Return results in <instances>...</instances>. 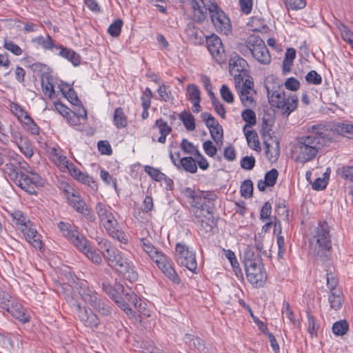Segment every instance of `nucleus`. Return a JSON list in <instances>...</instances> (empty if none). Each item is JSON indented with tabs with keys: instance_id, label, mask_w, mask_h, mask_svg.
<instances>
[{
	"instance_id": "f257e3e1",
	"label": "nucleus",
	"mask_w": 353,
	"mask_h": 353,
	"mask_svg": "<svg viewBox=\"0 0 353 353\" xmlns=\"http://www.w3.org/2000/svg\"><path fill=\"white\" fill-rule=\"evenodd\" d=\"M184 8H190L192 19L199 23L204 22L210 14L211 22L216 32L228 35L232 30L230 18L215 1L211 0H179Z\"/></svg>"
},
{
	"instance_id": "f03ea898",
	"label": "nucleus",
	"mask_w": 353,
	"mask_h": 353,
	"mask_svg": "<svg viewBox=\"0 0 353 353\" xmlns=\"http://www.w3.org/2000/svg\"><path fill=\"white\" fill-rule=\"evenodd\" d=\"M306 132V134L297 139L294 148L296 161L301 163L314 159L330 139V129L325 124L309 126Z\"/></svg>"
},
{
	"instance_id": "7ed1b4c3",
	"label": "nucleus",
	"mask_w": 353,
	"mask_h": 353,
	"mask_svg": "<svg viewBox=\"0 0 353 353\" xmlns=\"http://www.w3.org/2000/svg\"><path fill=\"white\" fill-rule=\"evenodd\" d=\"M101 252L110 265L123 274L130 282L138 279V274L130 259L118 249L113 247L107 239H101L99 242Z\"/></svg>"
},
{
	"instance_id": "20e7f679",
	"label": "nucleus",
	"mask_w": 353,
	"mask_h": 353,
	"mask_svg": "<svg viewBox=\"0 0 353 353\" xmlns=\"http://www.w3.org/2000/svg\"><path fill=\"white\" fill-rule=\"evenodd\" d=\"M270 104L289 115L297 107L298 98L296 95L284 91L283 85L273 77L265 82Z\"/></svg>"
},
{
	"instance_id": "39448f33",
	"label": "nucleus",
	"mask_w": 353,
	"mask_h": 353,
	"mask_svg": "<svg viewBox=\"0 0 353 353\" xmlns=\"http://www.w3.org/2000/svg\"><path fill=\"white\" fill-rule=\"evenodd\" d=\"M94 210L100 223L109 236L121 243L127 244L128 242V236L118 222L117 217L119 215L112 208L102 202H98Z\"/></svg>"
},
{
	"instance_id": "423d86ee",
	"label": "nucleus",
	"mask_w": 353,
	"mask_h": 353,
	"mask_svg": "<svg viewBox=\"0 0 353 353\" xmlns=\"http://www.w3.org/2000/svg\"><path fill=\"white\" fill-rule=\"evenodd\" d=\"M332 248L330 226L326 222L320 223L309 239V253L314 257L324 260L326 252Z\"/></svg>"
},
{
	"instance_id": "0eeeda50",
	"label": "nucleus",
	"mask_w": 353,
	"mask_h": 353,
	"mask_svg": "<svg viewBox=\"0 0 353 353\" xmlns=\"http://www.w3.org/2000/svg\"><path fill=\"white\" fill-rule=\"evenodd\" d=\"M76 288L81 299L88 303L101 315L109 316L112 313V307L101 296L89 285L87 281L79 280L76 283Z\"/></svg>"
},
{
	"instance_id": "6e6552de",
	"label": "nucleus",
	"mask_w": 353,
	"mask_h": 353,
	"mask_svg": "<svg viewBox=\"0 0 353 353\" xmlns=\"http://www.w3.org/2000/svg\"><path fill=\"white\" fill-rule=\"evenodd\" d=\"M190 212L192 214V221L201 232L205 233L211 232L216 225V221L209 207L203 208H190Z\"/></svg>"
},
{
	"instance_id": "1a4fd4ad",
	"label": "nucleus",
	"mask_w": 353,
	"mask_h": 353,
	"mask_svg": "<svg viewBox=\"0 0 353 353\" xmlns=\"http://www.w3.org/2000/svg\"><path fill=\"white\" fill-rule=\"evenodd\" d=\"M175 256L177 263L185 267L192 273H197L196 252L185 243H177L175 248Z\"/></svg>"
},
{
	"instance_id": "9d476101",
	"label": "nucleus",
	"mask_w": 353,
	"mask_h": 353,
	"mask_svg": "<svg viewBox=\"0 0 353 353\" xmlns=\"http://www.w3.org/2000/svg\"><path fill=\"white\" fill-rule=\"evenodd\" d=\"M234 86L241 104L245 108H254L256 105L254 99L256 92L254 89L252 78L248 77L243 82H235Z\"/></svg>"
},
{
	"instance_id": "9b49d317",
	"label": "nucleus",
	"mask_w": 353,
	"mask_h": 353,
	"mask_svg": "<svg viewBox=\"0 0 353 353\" xmlns=\"http://www.w3.org/2000/svg\"><path fill=\"white\" fill-rule=\"evenodd\" d=\"M72 310L77 319L87 327L92 330L97 329L101 321L90 309L82 306L80 303H75L72 305Z\"/></svg>"
},
{
	"instance_id": "f8f14e48",
	"label": "nucleus",
	"mask_w": 353,
	"mask_h": 353,
	"mask_svg": "<svg viewBox=\"0 0 353 353\" xmlns=\"http://www.w3.org/2000/svg\"><path fill=\"white\" fill-rule=\"evenodd\" d=\"M185 192L187 197L192 199L190 208H203L209 207L210 208V205H213L214 201L218 198L214 191H201L198 194H194V192L190 188H187Z\"/></svg>"
},
{
	"instance_id": "ddd939ff",
	"label": "nucleus",
	"mask_w": 353,
	"mask_h": 353,
	"mask_svg": "<svg viewBox=\"0 0 353 353\" xmlns=\"http://www.w3.org/2000/svg\"><path fill=\"white\" fill-rule=\"evenodd\" d=\"M249 43L254 45L252 49V56L259 63L267 65L271 61V56L263 41L257 35L249 37Z\"/></svg>"
},
{
	"instance_id": "4468645a",
	"label": "nucleus",
	"mask_w": 353,
	"mask_h": 353,
	"mask_svg": "<svg viewBox=\"0 0 353 353\" xmlns=\"http://www.w3.org/2000/svg\"><path fill=\"white\" fill-rule=\"evenodd\" d=\"M247 61L239 55L232 57L229 62V72L234 78V81L243 82L249 75Z\"/></svg>"
},
{
	"instance_id": "2eb2a0df",
	"label": "nucleus",
	"mask_w": 353,
	"mask_h": 353,
	"mask_svg": "<svg viewBox=\"0 0 353 353\" xmlns=\"http://www.w3.org/2000/svg\"><path fill=\"white\" fill-rule=\"evenodd\" d=\"M57 228L62 236L69 240L76 248L81 243L85 242V237L81 234L78 228L68 222L60 221L57 224Z\"/></svg>"
},
{
	"instance_id": "dca6fc26",
	"label": "nucleus",
	"mask_w": 353,
	"mask_h": 353,
	"mask_svg": "<svg viewBox=\"0 0 353 353\" xmlns=\"http://www.w3.org/2000/svg\"><path fill=\"white\" fill-rule=\"evenodd\" d=\"M22 190L30 194H36L37 188L41 184V178L37 173L32 175L21 173L14 181Z\"/></svg>"
},
{
	"instance_id": "f3484780",
	"label": "nucleus",
	"mask_w": 353,
	"mask_h": 353,
	"mask_svg": "<svg viewBox=\"0 0 353 353\" xmlns=\"http://www.w3.org/2000/svg\"><path fill=\"white\" fill-rule=\"evenodd\" d=\"M206 46L212 57L217 61H222L224 57V48L221 39L212 34L205 38Z\"/></svg>"
},
{
	"instance_id": "a211bd4d",
	"label": "nucleus",
	"mask_w": 353,
	"mask_h": 353,
	"mask_svg": "<svg viewBox=\"0 0 353 353\" xmlns=\"http://www.w3.org/2000/svg\"><path fill=\"white\" fill-rule=\"evenodd\" d=\"M246 276L250 283L256 286H262L265 282L266 276L263 271V265L261 263L254 265L245 266Z\"/></svg>"
},
{
	"instance_id": "6ab92c4d",
	"label": "nucleus",
	"mask_w": 353,
	"mask_h": 353,
	"mask_svg": "<svg viewBox=\"0 0 353 353\" xmlns=\"http://www.w3.org/2000/svg\"><path fill=\"white\" fill-rule=\"evenodd\" d=\"M163 274L175 283L180 282V279L172 266V261L164 255L155 263Z\"/></svg>"
},
{
	"instance_id": "aec40b11",
	"label": "nucleus",
	"mask_w": 353,
	"mask_h": 353,
	"mask_svg": "<svg viewBox=\"0 0 353 353\" xmlns=\"http://www.w3.org/2000/svg\"><path fill=\"white\" fill-rule=\"evenodd\" d=\"M23 234L26 241L31 244L35 249L41 250L43 243L41 239V235L37 232L36 228L31 222L30 225L25 227L21 230Z\"/></svg>"
},
{
	"instance_id": "412c9836",
	"label": "nucleus",
	"mask_w": 353,
	"mask_h": 353,
	"mask_svg": "<svg viewBox=\"0 0 353 353\" xmlns=\"http://www.w3.org/2000/svg\"><path fill=\"white\" fill-rule=\"evenodd\" d=\"M123 298H125L126 301L132 304L134 307L139 310V312H143L145 310V303L142 301L139 296H137L132 288L123 286V291L121 292V300H123Z\"/></svg>"
},
{
	"instance_id": "4be33fe9",
	"label": "nucleus",
	"mask_w": 353,
	"mask_h": 353,
	"mask_svg": "<svg viewBox=\"0 0 353 353\" xmlns=\"http://www.w3.org/2000/svg\"><path fill=\"white\" fill-rule=\"evenodd\" d=\"M140 246L154 263H157L159 259L165 255L162 252L154 247L148 239L141 238L140 239Z\"/></svg>"
},
{
	"instance_id": "5701e85b",
	"label": "nucleus",
	"mask_w": 353,
	"mask_h": 353,
	"mask_svg": "<svg viewBox=\"0 0 353 353\" xmlns=\"http://www.w3.org/2000/svg\"><path fill=\"white\" fill-rule=\"evenodd\" d=\"M183 341L193 353H201L205 348V341L196 336L186 334Z\"/></svg>"
},
{
	"instance_id": "b1692460",
	"label": "nucleus",
	"mask_w": 353,
	"mask_h": 353,
	"mask_svg": "<svg viewBox=\"0 0 353 353\" xmlns=\"http://www.w3.org/2000/svg\"><path fill=\"white\" fill-rule=\"evenodd\" d=\"M103 290L116 303H120L121 299V292L123 291V285L116 282L113 286L109 283L104 282L102 284Z\"/></svg>"
},
{
	"instance_id": "393cba45",
	"label": "nucleus",
	"mask_w": 353,
	"mask_h": 353,
	"mask_svg": "<svg viewBox=\"0 0 353 353\" xmlns=\"http://www.w3.org/2000/svg\"><path fill=\"white\" fill-rule=\"evenodd\" d=\"M8 307V309H6V310L16 319L23 323L29 321L30 316L21 304L13 301Z\"/></svg>"
},
{
	"instance_id": "a878e982",
	"label": "nucleus",
	"mask_w": 353,
	"mask_h": 353,
	"mask_svg": "<svg viewBox=\"0 0 353 353\" xmlns=\"http://www.w3.org/2000/svg\"><path fill=\"white\" fill-rule=\"evenodd\" d=\"M77 245V248L81 252L85 254V256L93 263L100 264L102 262V258L101 255L97 252L95 250H93L90 246L89 241L85 239L84 243H81Z\"/></svg>"
},
{
	"instance_id": "bb28decb",
	"label": "nucleus",
	"mask_w": 353,
	"mask_h": 353,
	"mask_svg": "<svg viewBox=\"0 0 353 353\" xmlns=\"http://www.w3.org/2000/svg\"><path fill=\"white\" fill-rule=\"evenodd\" d=\"M185 32L188 39L195 45H201L203 43V32L199 31L193 23L187 24Z\"/></svg>"
},
{
	"instance_id": "cd10ccee",
	"label": "nucleus",
	"mask_w": 353,
	"mask_h": 353,
	"mask_svg": "<svg viewBox=\"0 0 353 353\" xmlns=\"http://www.w3.org/2000/svg\"><path fill=\"white\" fill-rule=\"evenodd\" d=\"M56 48L59 50V55L70 61L74 66L80 64L81 57L72 49L61 46H57Z\"/></svg>"
},
{
	"instance_id": "c85d7f7f",
	"label": "nucleus",
	"mask_w": 353,
	"mask_h": 353,
	"mask_svg": "<svg viewBox=\"0 0 353 353\" xmlns=\"http://www.w3.org/2000/svg\"><path fill=\"white\" fill-rule=\"evenodd\" d=\"M68 200L70 205L79 213L85 210L88 206L79 194L74 191L71 194V195L68 196Z\"/></svg>"
},
{
	"instance_id": "c756f323",
	"label": "nucleus",
	"mask_w": 353,
	"mask_h": 353,
	"mask_svg": "<svg viewBox=\"0 0 353 353\" xmlns=\"http://www.w3.org/2000/svg\"><path fill=\"white\" fill-rule=\"evenodd\" d=\"M177 169H183L185 171L194 174L197 171L196 161L191 157L181 158L178 162Z\"/></svg>"
},
{
	"instance_id": "7c9ffc66",
	"label": "nucleus",
	"mask_w": 353,
	"mask_h": 353,
	"mask_svg": "<svg viewBox=\"0 0 353 353\" xmlns=\"http://www.w3.org/2000/svg\"><path fill=\"white\" fill-rule=\"evenodd\" d=\"M243 131L246 138L248 146L252 150L260 151V143L256 131L254 130H245V128H243Z\"/></svg>"
},
{
	"instance_id": "2f4dec72",
	"label": "nucleus",
	"mask_w": 353,
	"mask_h": 353,
	"mask_svg": "<svg viewBox=\"0 0 353 353\" xmlns=\"http://www.w3.org/2000/svg\"><path fill=\"white\" fill-rule=\"evenodd\" d=\"M265 152L267 158L270 161H276L279 156L280 150L279 143L273 141L272 143L264 142Z\"/></svg>"
},
{
	"instance_id": "473e14b6",
	"label": "nucleus",
	"mask_w": 353,
	"mask_h": 353,
	"mask_svg": "<svg viewBox=\"0 0 353 353\" xmlns=\"http://www.w3.org/2000/svg\"><path fill=\"white\" fill-rule=\"evenodd\" d=\"M154 127L159 129L161 136L157 139V141L161 143H164L166 140V137L170 133L172 128L166 121L162 119H157L155 122Z\"/></svg>"
},
{
	"instance_id": "72a5a7b5",
	"label": "nucleus",
	"mask_w": 353,
	"mask_h": 353,
	"mask_svg": "<svg viewBox=\"0 0 353 353\" xmlns=\"http://www.w3.org/2000/svg\"><path fill=\"white\" fill-rule=\"evenodd\" d=\"M334 130L339 134L353 139V123H337L334 125Z\"/></svg>"
},
{
	"instance_id": "f704fd0d",
	"label": "nucleus",
	"mask_w": 353,
	"mask_h": 353,
	"mask_svg": "<svg viewBox=\"0 0 353 353\" xmlns=\"http://www.w3.org/2000/svg\"><path fill=\"white\" fill-rule=\"evenodd\" d=\"M113 123L117 128H123L127 126V117L121 108H117L114 110Z\"/></svg>"
},
{
	"instance_id": "c9c22d12",
	"label": "nucleus",
	"mask_w": 353,
	"mask_h": 353,
	"mask_svg": "<svg viewBox=\"0 0 353 353\" xmlns=\"http://www.w3.org/2000/svg\"><path fill=\"white\" fill-rule=\"evenodd\" d=\"M244 265L250 266L254 264L257 265L261 263L259 254H256L251 248H248L243 255Z\"/></svg>"
},
{
	"instance_id": "e433bc0d",
	"label": "nucleus",
	"mask_w": 353,
	"mask_h": 353,
	"mask_svg": "<svg viewBox=\"0 0 353 353\" xmlns=\"http://www.w3.org/2000/svg\"><path fill=\"white\" fill-rule=\"evenodd\" d=\"M12 217L13 219V222L18 227V228L21 230L25 227L30 225L31 221L29 219L23 214V213L21 211H14L12 214Z\"/></svg>"
},
{
	"instance_id": "4c0bfd02",
	"label": "nucleus",
	"mask_w": 353,
	"mask_h": 353,
	"mask_svg": "<svg viewBox=\"0 0 353 353\" xmlns=\"http://www.w3.org/2000/svg\"><path fill=\"white\" fill-rule=\"evenodd\" d=\"M328 301L330 307L337 310L342 306L343 294L341 290L330 292Z\"/></svg>"
},
{
	"instance_id": "58836bf2",
	"label": "nucleus",
	"mask_w": 353,
	"mask_h": 353,
	"mask_svg": "<svg viewBox=\"0 0 353 353\" xmlns=\"http://www.w3.org/2000/svg\"><path fill=\"white\" fill-rule=\"evenodd\" d=\"M252 108H246L241 112V117L243 120L246 122V124L243 126L245 128V130L248 127H252L256 123V117L255 112L251 110Z\"/></svg>"
},
{
	"instance_id": "ea45409f",
	"label": "nucleus",
	"mask_w": 353,
	"mask_h": 353,
	"mask_svg": "<svg viewBox=\"0 0 353 353\" xmlns=\"http://www.w3.org/2000/svg\"><path fill=\"white\" fill-rule=\"evenodd\" d=\"M179 119L183 122L185 128L189 131H193L195 129V121L194 116L190 112L183 111L179 115Z\"/></svg>"
},
{
	"instance_id": "a19ab883",
	"label": "nucleus",
	"mask_w": 353,
	"mask_h": 353,
	"mask_svg": "<svg viewBox=\"0 0 353 353\" xmlns=\"http://www.w3.org/2000/svg\"><path fill=\"white\" fill-rule=\"evenodd\" d=\"M52 160L59 168L64 171L65 168L70 163L65 156L60 154L55 148L52 150Z\"/></svg>"
},
{
	"instance_id": "79ce46f5",
	"label": "nucleus",
	"mask_w": 353,
	"mask_h": 353,
	"mask_svg": "<svg viewBox=\"0 0 353 353\" xmlns=\"http://www.w3.org/2000/svg\"><path fill=\"white\" fill-rule=\"evenodd\" d=\"M32 42L41 46L45 50H51L53 48L57 47L54 45L53 40L48 34L46 37L42 36L35 37L32 39Z\"/></svg>"
},
{
	"instance_id": "37998d69",
	"label": "nucleus",
	"mask_w": 353,
	"mask_h": 353,
	"mask_svg": "<svg viewBox=\"0 0 353 353\" xmlns=\"http://www.w3.org/2000/svg\"><path fill=\"white\" fill-rule=\"evenodd\" d=\"M17 146L26 158L30 159L33 156L34 148L28 138L24 141H21Z\"/></svg>"
},
{
	"instance_id": "c03bdc74",
	"label": "nucleus",
	"mask_w": 353,
	"mask_h": 353,
	"mask_svg": "<svg viewBox=\"0 0 353 353\" xmlns=\"http://www.w3.org/2000/svg\"><path fill=\"white\" fill-rule=\"evenodd\" d=\"M186 92L188 99L192 102L201 101V91L194 84H188L186 86Z\"/></svg>"
},
{
	"instance_id": "a18cd8bd",
	"label": "nucleus",
	"mask_w": 353,
	"mask_h": 353,
	"mask_svg": "<svg viewBox=\"0 0 353 353\" xmlns=\"http://www.w3.org/2000/svg\"><path fill=\"white\" fill-rule=\"evenodd\" d=\"M41 87L43 93L48 95L49 98H52L54 93V85L52 83V79L50 76H43L41 79Z\"/></svg>"
},
{
	"instance_id": "49530a36",
	"label": "nucleus",
	"mask_w": 353,
	"mask_h": 353,
	"mask_svg": "<svg viewBox=\"0 0 353 353\" xmlns=\"http://www.w3.org/2000/svg\"><path fill=\"white\" fill-rule=\"evenodd\" d=\"M349 330V324L345 320H341L332 325V332L336 336L345 335Z\"/></svg>"
},
{
	"instance_id": "de8ad7c7",
	"label": "nucleus",
	"mask_w": 353,
	"mask_h": 353,
	"mask_svg": "<svg viewBox=\"0 0 353 353\" xmlns=\"http://www.w3.org/2000/svg\"><path fill=\"white\" fill-rule=\"evenodd\" d=\"M157 92L159 95V100L165 102H172L174 100V97L169 86L163 83L159 85Z\"/></svg>"
},
{
	"instance_id": "09e8293b",
	"label": "nucleus",
	"mask_w": 353,
	"mask_h": 353,
	"mask_svg": "<svg viewBox=\"0 0 353 353\" xmlns=\"http://www.w3.org/2000/svg\"><path fill=\"white\" fill-rule=\"evenodd\" d=\"M144 170L154 181L161 182L165 179V174L152 166L145 165Z\"/></svg>"
},
{
	"instance_id": "8fccbe9b",
	"label": "nucleus",
	"mask_w": 353,
	"mask_h": 353,
	"mask_svg": "<svg viewBox=\"0 0 353 353\" xmlns=\"http://www.w3.org/2000/svg\"><path fill=\"white\" fill-rule=\"evenodd\" d=\"M3 171L13 181L18 179V176L21 174L19 172L18 168L12 163H6L3 168Z\"/></svg>"
},
{
	"instance_id": "3c124183",
	"label": "nucleus",
	"mask_w": 353,
	"mask_h": 353,
	"mask_svg": "<svg viewBox=\"0 0 353 353\" xmlns=\"http://www.w3.org/2000/svg\"><path fill=\"white\" fill-rule=\"evenodd\" d=\"M210 135L216 144L222 143L223 139V130L222 126L219 124L209 129Z\"/></svg>"
},
{
	"instance_id": "603ef678",
	"label": "nucleus",
	"mask_w": 353,
	"mask_h": 353,
	"mask_svg": "<svg viewBox=\"0 0 353 353\" xmlns=\"http://www.w3.org/2000/svg\"><path fill=\"white\" fill-rule=\"evenodd\" d=\"M241 194L244 198H250L253 194V183L250 179L245 180L240 188Z\"/></svg>"
},
{
	"instance_id": "864d4df0",
	"label": "nucleus",
	"mask_w": 353,
	"mask_h": 353,
	"mask_svg": "<svg viewBox=\"0 0 353 353\" xmlns=\"http://www.w3.org/2000/svg\"><path fill=\"white\" fill-rule=\"evenodd\" d=\"M307 332L312 337L317 336V331L319 330V325L317 324L314 317L307 312Z\"/></svg>"
},
{
	"instance_id": "5fc2aeb1",
	"label": "nucleus",
	"mask_w": 353,
	"mask_h": 353,
	"mask_svg": "<svg viewBox=\"0 0 353 353\" xmlns=\"http://www.w3.org/2000/svg\"><path fill=\"white\" fill-rule=\"evenodd\" d=\"M212 105L218 115L222 119H225V108L223 104L216 98L215 95L210 97Z\"/></svg>"
},
{
	"instance_id": "6e6d98bb",
	"label": "nucleus",
	"mask_w": 353,
	"mask_h": 353,
	"mask_svg": "<svg viewBox=\"0 0 353 353\" xmlns=\"http://www.w3.org/2000/svg\"><path fill=\"white\" fill-rule=\"evenodd\" d=\"M337 173L344 179L353 181V165H343L338 169Z\"/></svg>"
},
{
	"instance_id": "4d7b16f0",
	"label": "nucleus",
	"mask_w": 353,
	"mask_h": 353,
	"mask_svg": "<svg viewBox=\"0 0 353 353\" xmlns=\"http://www.w3.org/2000/svg\"><path fill=\"white\" fill-rule=\"evenodd\" d=\"M342 39L349 43L353 50V32L351 31L346 26L342 25L340 28Z\"/></svg>"
},
{
	"instance_id": "13d9d810",
	"label": "nucleus",
	"mask_w": 353,
	"mask_h": 353,
	"mask_svg": "<svg viewBox=\"0 0 353 353\" xmlns=\"http://www.w3.org/2000/svg\"><path fill=\"white\" fill-rule=\"evenodd\" d=\"M123 26V21L121 19H117L114 21V23H111L108 29V32L112 37H118L121 31V28Z\"/></svg>"
},
{
	"instance_id": "bf43d9fd",
	"label": "nucleus",
	"mask_w": 353,
	"mask_h": 353,
	"mask_svg": "<svg viewBox=\"0 0 353 353\" xmlns=\"http://www.w3.org/2000/svg\"><path fill=\"white\" fill-rule=\"evenodd\" d=\"M220 94L222 98V99L228 103H232L234 100V94L230 90L228 85L223 84L222 85L221 89H220Z\"/></svg>"
},
{
	"instance_id": "052dcab7",
	"label": "nucleus",
	"mask_w": 353,
	"mask_h": 353,
	"mask_svg": "<svg viewBox=\"0 0 353 353\" xmlns=\"http://www.w3.org/2000/svg\"><path fill=\"white\" fill-rule=\"evenodd\" d=\"M61 92L65 96V97L67 98V99L74 105H81V101L79 99L77 94L74 90L72 88H69L67 92L64 91L63 89H61Z\"/></svg>"
},
{
	"instance_id": "680f3d73",
	"label": "nucleus",
	"mask_w": 353,
	"mask_h": 353,
	"mask_svg": "<svg viewBox=\"0 0 353 353\" xmlns=\"http://www.w3.org/2000/svg\"><path fill=\"white\" fill-rule=\"evenodd\" d=\"M284 3L288 9L292 10L303 9L306 6L305 0H284Z\"/></svg>"
},
{
	"instance_id": "e2e57ef3",
	"label": "nucleus",
	"mask_w": 353,
	"mask_h": 353,
	"mask_svg": "<svg viewBox=\"0 0 353 353\" xmlns=\"http://www.w3.org/2000/svg\"><path fill=\"white\" fill-rule=\"evenodd\" d=\"M305 80L309 83L320 85L322 82V77L316 71L311 70L306 74Z\"/></svg>"
},
{
	"instance_id": "0e129e2a",
	"label": "nucleus",
	"mask_w": 353,
	"mask_h": 353,
	"mask_svg": "<svg viewBox=\"0 0 353 353\" xmlns=\"http://www.w3.org/2000/svg\"><path fill=\"white\" fill-rule=\"evenodd\" d=\"M3 47L16 56H19L22 54L21 48L10 40H5Z\"/></svg>"
},
{
	"instance_id": "69168bd1",
	"label": "nucleus",
	"mask_w": 353,
	"mask_h": 353,
	"mask_svg": "<svg viewBox=\"0 0 353 353\" xmlns=\"http://www.w3.org/2000/svg\"><path fill=\"white\" fill-rule=\"evenodd\" d=\"M278 171L276 169H272L265 173L264 180L268 183V187H272L276 182L278 178Z\"/></svg>"
},
{
	"instance_id": "338daca9",
	"label": "nucleus",
	"mask_w": 353,
	"mask_h": 353,
	"mask_svg": "<svg viewBox=\"0 0 353 353\" xmlns=\"http://www.w3.org/2000/svg\"><path fill=\"white\" fill-rule=\"evenodd\" d=\"M201 118L208 129H211V128L219 124L218 121L208 112H203L201 114Z\"/></svg>"
},
{
	"instance_id": "774afa93",
	"label": "nucleus",
	"mask_w": 353,
	"mask_h": 353,
	"mask_svg": "<svg viewBox=\"0 0 353 353\" xmlns=\"http://www.w3.org/2000/svg\"><path fill=\"white\" fill-rule=\"evenodd\" d=\"M10 108L12 112L17 117L18 120L23 118V117L28 113L20 105L16 103H11Z\"/></svg>"
}]
</instances>
